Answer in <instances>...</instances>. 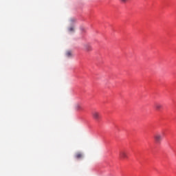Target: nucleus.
<instances>
[{"label": "nucleus", "instance_id": "1", "mask_svg": "<svg viewBox=\"0 0 176 176\" xmlns=\"http://www.w3.org/2000/svg\"><path fill=\"white\" fill-rule=\"evenodd\" d=\"M119 157L121 160H124V159H129V155L127 151L122 150L119 153Z\"/></svg>", "mask_w": 176, "mask_h": 176}, {"label": "nucleus", "instance_id": "2", "mask_svg": "<svg viewBox=\"0 0 176 176\" xmlns=\"http://www.w3.org/2000/svg\"><path fill=\"white\" fill-rule=\"evenodd\" d=\"M154 140L155 141V144H160L163 140V136L160 133H156L154 135Z\"/></svg>", "mask_w": 176, "mask_h": 176}, {"label": "nucleus", "instance_id": "3", "mask_svg": "<svg viewBox=\"0 0 176 176\" xmlns=\"http://www.w3.org/2000/svg\"><path fill=\"white\" fill-rule=\"evenodd\" d=\"M92 118L96 120L97 122H98V120L100 119H101V115L100 114V112L98 111H94L92 113Z\"/></svg>", "mask_w": 176, "mask_h": 176}, {"label": "nucleus", "instance_id": "4", "mask_svg": "<svg viewBox=\"0 0 176 176\" xmlns=\"http://www.w3.org/2000/svg\"><path fill=\"white\" fill-rule=\"evenodd\" d=\"M84 50L85 52H91L93 50V47H91V45L89 43L85 44Z\"/></svg>", "mask_w": 176, "mask_h": 176}, {"label": "nucleus", "instance_id": "5", "mask_svg": "<svg viewBox=\"0 0 176 176\" xmlns=\"http://www.w3.org/2000/svg\"><path fill=\"white\" fill-rule=\"evenodd\" d=\"M74 109L76 111V112H79V111H83V107L80 103H76L74 105Z\"/></svg>", "mask_w": 176, "mask_h": 176}, {"label": "nucleus", "instance_id": "6", "mask_svg": "<svg viewBox=\"0 0 176 176\" xmlns=\"http://www.w3.org/2000/svg\"><path fill=\"white\" fill-rule=\"evenodd\" d=\"M155 108L157 111H160V109L163 108V105H162L160 103H155Z\"/></svg>", "mask_w": 176, "mask_h": 176}, {"label": "nucleus", "instance_id": "7", "mask_svg": "<svg viewBox=\"0 0 176 176\" xmlns=\"http://www.w3.org/2000/svg\"><path fill=\"white\" fill-rule=\"evenodd\" d=\"M75 157L76 159H82V157H83V155L81 153H77L75 155Z\"/></svg>", "mask_w": 176, "mask_h": 176}, {"label": "nucleus", "instance_id": "8", "mask_svg": "<svg viewBox=\"0 0 176 176\" xmlns=\"http://www.w3.org/2000/svg\"><path fill=\"white\" fill-rule=\"evenodd\" d=\"M67 57H72V52L71 51H67L66 52Z\"/></svg>", "mask_w": 176, "mask_h": 176}, {"label": "nucleus", "instance_id": "9", "mask_svg": "<svg viewBox=\"0 0 176 176\" xmlns=\"http://www.w3.org/2000/svg\"><path fill=\"white\" fill-rule=\"evenodd\" d=\"M74 23H76V19L75 18H72L70 19V24H74Z\"/></svg>", "mask_w": 176, "mask_h": 176}, {"label": "nucleus", "instance_id": "10", "mask_svg": "<svg viewBox=\"0 0 176 176\" xmlns=\"http://www.w3.org/2000/svg\"><path fill=\"white\" fill-rule=\"evenodd\" d=\"M121 3H127L130 0H119Z\"/></svg>", "mask_w": 176, "mask_h": 176}, {"label": "nucleus", "instance_id": "11", "mask_svg": "<svg viewBox=\"0 0 176 176\" xmlns=\"http://www.w3.org/2000/svg\"><path fill=\"white\" fill-rule=\"evenodd\" d=\"M69 32H74V28L73 27L69 28Z\"/></svg>", "mask_w": 176, "mask_h": 176}]
</instances>
